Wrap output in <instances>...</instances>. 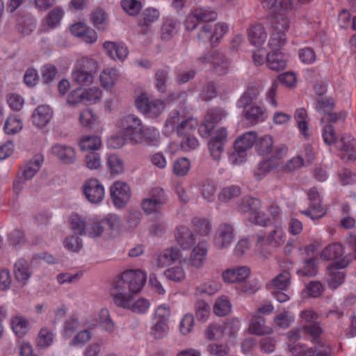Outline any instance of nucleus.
Here are the masks:
<instances>
[{
  "instance_id": "obj_1",
  "label": "nucleus",
  "mask_w": 356,
  "mask_h": 356,
  "mask_svg": "<svg viewBox=\"0 0 356 356\" xmlns=\"http://www.w3.org/2000/svg\"><path fill=\"white\" fill-rule=\"evenodd\" d=\"M146 282V273L140 269H130L123 272L113 281L111 289L113 300L139 292Z\"/></svg>"
},
{
  "instance_id": "obj_2",
  "label": "nucleus",
  "mask_w": 356,
  "mask_h": 356,
  "mask_svg": "<svg viewBox=\"0 0 356 356\" xmlns=\"http://www.w3.org/2000/svg\"><path fill=\"white\" fill-rule=\"evenodd\" d=\"M164 125L168 132L174 131L176 127L178 136L184 137L192 135L196 130L198 122L193 118L184 119L178 112H174L166 120Z\"/></svg>"
},
{
  "instance_id": "obj_3",
  "label": "nucleus",
  "mask_w": 356,
  "mask_h": 356,
  "mask_svg": "<svg viewBox=\"0 0 356 356\" xmlns=\"http://www.w3.org/2000/svg\"><path fill=\"white\" fill-rule=\"evenodd\" d=\"M286 234L284 229L276 226L266 236L258 235L256 242L257 251L264 257H267L270 253L268 246L278 248L286 241Z\"/></svg>"
},
{
  "instance_id": "obj_4",
  "label": "nucleus",
  "mask_w": 356,
  "mask_h": 356,
  "mask_svg": "<svg viewBox=\"0 0 356 356\" xmlns=\"http://www.w3.org/2000/svg\"><path fill=\"white\" fill-rule=\"evenodd\" d=\"M260 201L257 198L246 197L243 200L240 211L248 213V220L251 223L266 227L270 223L268 216L260 210Z\"/></svg>"
},
{
  "instance_id": "obj_5",
  "label": "nucleus",
  "mask_w": 356,
  "mask_h": 356,
  "mask_svg": "<svg viewBox=\"0 0 356 356\" xmlns=\"http://www.w3.org/2000/svg\"><path fill=\"white\" fill-rule=\"evenodd\" d=\"M302 330L305 334L312 338L314 344V352L311 356H329L330 348L320 338L323 333V329L318 322L303 324Z\"/></svg>"
},
{
  "instance_id": "obj_6",
  "label": "nucleus",
  "mask_w": 356,
  "mask_h": 356,
  "mask_svg": "<svg viewBox=\"0 0 356 356\" xmlns=\"http://www.w3.org/2000/svg\"><path fill=\"white\" fill-rule=\"evenodd\" d=\"M168 197L163 189L154 188L151 190L147 198L141 202V207L146 215L156 214L160 212L166 204Z\"/></svg>"
},
{
  "instance_id": "obj_7",
  "label": "nucleus",
  "mask_w": 356,
  "mask_h": 356,
  "mask_svg": "<svg viewBox=\"0 0 356 356\" xmlns=\"http://www.w3.org/2000/svg\"><path fill=\"white\" fill-rule=\"evenodd\" d=\"M289 21L286 17H280L276 19L273 33L268 41V46L271 51H280L282 47L286 43L285 33L289 30Z\"/></svg>"
},
{
  "instance_id": "obj_8",
  "label": "nucleus",
  "mask_w": 356,
  "mask_h": 356,
  "mask_svg": "<svg viewBox=\"0 0 356 356\" xmlns=\"http://www.w3.org/2000/svg\"><path fill=\"white\" fill-rule=\"evenodd\" d=\"M350 261L351 257L346 255L341 261H334L330 266L329 272L325 277L329 288L335 289L343 283L345 273L341 269L346 268Z\"/></svg>"
},
{
  "instance_id": "obj_9",
  "label": "nucleus",
  "mask_w": 356,
  "mask_h": 356,
  "mask_svg": "<svg viewBox=\"0 0 356 356\" xmlns=\"http://www.w3.org/2000/svg\"><path fill=\"white\" fill-rule=\"evenodd\" d=\"M234 227L230 222L220 224L215 230L213 245L218 250H223L230 246L235 238Z\"/></svg>"
},
{
  "instance_id": "obj_10",
  "label": "nucleus",
  "mask_w": 356,
  "mask_h": 356,
  "mask_svg": "<svg viewBox=\"0 0 356 356\" xmlns=\"http://www.w3.org/2000/svg\"><path fill=\"white\" fill-rule=\"evenodd\" d=\"M198 63L203 65L207 63L212 64L213 70L218 74L227 72L230 63L224 54L220 51H211L197 59Z\"/></svg>"
},
{
  "instance_id": "obj_11",
  "label": "nucleus",
  "mask_w": 356,
  "mask_h": 356,
  "mask_svg": "<svg viewBox=\"0 0 356 356\" xmlns=\"http://www.w3.org/2000/svg\"><path fill=\"white\" fill-rule=\"evenodd\" d=\"M112 202L115 207L123 208L131 197V192L129 186L121 181H117L110 187Z\"/></svg>"
},
{
  "instance_id": "obj_12",
  "label": "nucleus",
  "mask_w": 356,
  "mask_h": 356,
  "mask_svg": "<svg viewBox=\"0 0 356 356\" xmlns=\"http://www.w3.org/2000/svg\"><path fill=\"white\" fill-rule=\"evenodd\" d=\"M309 207L307 210L301 211V213L315 220L322 218L326 213L321 204L322 198L316 188H311L308 192Z\"/></svg>"
},
{
  "instance_id": "obj_13",
  "label": "nucleus",
  "mask_w": 356,
  "mask_h": 356,
  "mask_svg": "<svg viewBox=\"0 0 356 356\" xmlns=\"http://www.w3.org/2000/svg\"><path fill=\"white\" fill-rule=\"evenodd\" d=\"M113 302L118 307L131 310L136 314H145L150 307V302L145 298L134 299L133 294L125 296L123 298L114 300Z\"/></svg>"
},
{
  "instance_id": "obj_14",
  "label": "nucleus",
  "mask_w": 356,
  "mask_h": 356,
  "mask_svg": "<svg viewBox=\"0 0 356 356\" xmlns=\"http://www.w3.org/2000/svg\"><path fill=\"white\" fill-rule=\"evenodd\" d=\"M227 140V131L222 127L217 129L208 143V147L213 160L219 161L224 152V145Z\"/></svg>"
},
{
  "instance_id": "obj_15",
  "label": "nucleus",
  "mask_w": 356,
  "mask_h": 356,
  "mask_svg": "<svg viewBox=\"0 0 356 356\" xmlns=\"http://www.w3.org/2000/svg\"><path fill=\"white\" fill-rule=\"evenodd\" d=\"M86 198L92 204H99L104 198L105 190L100 181L96 179L87 180L82 186Z\"/></svg>"
},
{
  "instance_id": "obj_16",
  "label": "nucleus",
  "mask_w": 356,
  "mask_h": 356,
  "mask_svg": "<svg viewBox=\"0 0 356 356\" xmlns=\"http://www.w3.org/2000/svg\"><path fill=\"white\" fill-rule=\"evenodd\" d=\"M337 148L343 152L342 159L346 161L356 160V143L355 138L350 134L342 135L335 144Z\"/></svg>"
},
{
  "instance_id": "obj_17",
  "label": "nucleus",
  "mask_w": 356,
  "mask_h": 356,
  "mask_svg": "<svg viewBox=\"0 0 356 356\" xmlns=\"http://www.w3.org/2000/svg\"><path fill=\"white\" fill-rule=\"evenodd\" d=\"M120 126L125 136L131 143V138L137 136L140 129H142L143 123L136 115L128 114L122 118Z\"/></svg>"
},
{
  "instance_id": "obj_18",
  "label": "nucleus",
  "mask_w": 356,
  "mask_h": 356,
  "mask_svg": "<svg viewBox=\"0 0 356 356\" xmlns=\"http://www.w3.org/2000/svg\"><path fill=\"white\" fill-rule=\"evenodd\" d=\"M54 111L48 105H40L32 113L33 124L38 129L46 127L51 122Z\"/></svg>"
},
{
  "instance_id": "obj_19",
  "label": "nucleus",
  "mask_w": 356,
  "mask_h": 356,
  "mask_svg": "<svg viewBox=\"0 0 356 356\" xmlns=\"http://www.w3.org/2000/svg\"><path fill=\"white\" fill-rule=\"evenodd\" d=\"M181 257V252L177 248L165 249L163 252L157 254L152 260L154 269L163 268L175 262Z\"/></svg>"
},
{
  "instance_id": "obj_20",
  "label": "nucleus",
  "mask_w": 356,
  "mask_h": 356,
  "mask_svg": "<svg viewBox=\"0 0 356 356\" xmlns=\"http://www.w3.org/2000/svg\"><path fill=\"white\" fill-rule=\"evenodd\" d=\"M227 113L222 108H213L208 110L201 124L207 134H209L215 127L216 123L225 118Z\"/></svg>"
},
{
  "instance_id": "obj_21",
  "label": "nucleus",
  "mask_w": 356,
  "mask_h": 356,
  "mask_svg": "<svg viewBox=\"0 0 356 356\" xmlns=\"http://www.w3.org/2000/svg\"><path fill=\"white\" fill-rule=\"evenodd\" d=\"M208 244L206 240L200 239L194 246L189 257V263L195 268L203 266L207 255Z\"/></svg>"
},
{
  "instance_id": "obj_22",
  "label": "nucleus",
  "mask_w": 356,
  "mask_h": 356,
  "mask_svg": "<svg viewBox=\"0 0 356 356\" xmlns=\"http://www.w3.org/2000/svg\"><path fill=\"white\" fill-rule=\"evenodd\" d=\"M250 274V269L247 266H236L230 268L222 274V280L227 283L241 282L245 280Z\"/></svg>"
},
{
  "instance_id": "obj_23",
  "label": "nucleus",
  "mask_w": 356,
  "mask_h": 356,
  "mask_svg": "<svg viewBox=\"0 0 356 356\" xmlns=\"http://www.w3.org/2000/svg\"><path fill=\"white\" fill-rule=\"evenodd\" d=\"M175 238L183 250L190 249L200 239L197 238L193 231L184 226L177 227Z\"/></svg>"
},
{
  "instance_id": "obj_24",
  "label": "nucleus",
  "mask_w": 356,
  "mask_h": 356,
  "mask_svg": "<svg viewBox=\"0 0 356 356\" xmlns=\"http://www.w3.org/2000/svg\"><path fill=\"white\" fill-rule=\"evenodd\" d=\"M160 133L154 127H142L137 136L131 138V143L147 145L153 144L159 140Z\"/></svg>"
},
{
  "instance_id": "obj_25",
  "label": "nucleus",
  "mask_w": 356,
  "mask_h": 356,
  "mask_svg": "<svg viewBox=\"0 0 356 356\" xmlns=\"http://www.w3.org/2000/svg\"><path fill=\"white\" fill-rule=\"evenodd\" d=\"M51 153L61 162L66 164L72 163L76 159L75 151L72 147L69 145L55 144L51 147Z\"/></svg>"
},
{
  "instance_id": "obj_26",
  "label": "nucleus",
  "mask_w": 356,
  "mask_h": 356,
  "mask_svg": "<svg viewBox=\"0 0 356 356\" xmlns=\"http://www.w3.org/2000/svg\"><path fill=\"white\" fill-rule=\"evenodd\" d=\"M14 274L18 282L26 284L32 275L28 261L22 258L19 259L15 264Z\"/></svg>"
},
{
  "instance_id": "obj_27",
  "label": "nucleus",
  "mask_w": 356,
  "mask_h": 356,
  "mask_svg": "<svg viewBox=\"0 0 356 356\" xmlns=\"http://www.w3.org/2000/svg\"><path fill=\"white\" fill-rule=\"evenodd\" d=\"M104 48L108 56L114 60L123 61L129 54L127 47L121 43L106 41L104 43Z\"/></svg>"
},
{
  "instance_id": "obj_28",
  "label": "nucleus",
  "mask_w": 356,
  "mask_h": 356,
  "mask_svg": "<svg viewBox=\"0 0 356 356\" xmlns=\"http://www.w3.org/2000/svg\"><path fill=\"white\" fill-rule=\"evenodd\" d=\"M257 135L255 131H248L238 137L234 143V149L237 152H243L250 149L256 143Z\"/></svg>"
},
{
  "instance_id": "obj_29",
  "label": "nucleus",
  "mask_w": 356,
  "mask_h": 356,
  "mask_svg": "<svg viewBox=\"0 0 356 356\" xmlns=\"http://www.w3.org/2000/svg\"><path fill=\"white\" fill-rule=\"evenodd\" d=\"M250 42L257 47L261 45L267 38V33L261 24L252 25L248 32Z\"/></svg>"
},
{
  "instance_id": "obj_30",
  "label": "nucleus",
  "mask_w": 356,
  "mask_h": 356,
  "mask_svg": "<svg viewBox=\"0 0 356 356\" xmlns=\"http://www.w3.org/2000/svg\"><path fill=\"white\" fill-rule=\"evenodd\" d=\"M266 62L269 69L279 71L286 66V57L281 51H270L266 56Z\"/></svg>"
},
{
  "instance_id": "obj_31",
  "label": "nucleus",
  "mask_w": 356,
  "mask_h": 356,
  "mask_svg": "<svg viewBox=\"0 0 356 356\" xmlns=\"http://www.w3.org/2000/svg\"><path fill=\"white\" fill-rule=\"evenodd\" d=\"M264 317L254 315L249 325V331L254 334L265 335L273 332V329L265 325Z\"/></svg>"
},
{
  "instance_id": "obj_32",
  "label": "nucleus",
  "mask_w": 356,
  "mask_h": 356,
  "mask_svg": "<svg viewBox=\"0 0 356 356\" xmlns=\"http://www.w3.org/2000/svg\"><path fill=\"white\" fill-rule=\"evenodd\" d=\"M291 284V275L288 270H283L274 277L267 287L272 290H287Z\"/></svg>"
},
{
  "instance_id": "obj_33",
  "label": "nucleus",
  "mask_w": 356,
  "mask_h": 356,
  "mask_svg": "<svg viewBox=\"0 0 356 356\" xmlns=\"http://www.w3.org/2000/svg\"><path fill=\"white\" fill-rule=\"evenodd\" d=\"M159 12L155 8H149L145 9L138 22V25L141 27L144 33H147L152 24L158 20Z\"/></svg>"
},
{
  "instance_id": "obj_34",
  "label": "nucleus",
  "mask_w": 356,
  "mask_h": 356,
  "mask_svg": "<svg viewBox=\"0 0 356 356\" xmlns=\"http://www.w3.org/2000/svg\"><path fill=\"white\" fill-rule=\"evenodd\" d=\"M79 145L81 151L96 152L99 150L102 145V140L98 136H83Z\"/></svg>"
},
{
  "instance_id": "obj_35",
  "label": "nucleus",
  "mask_w": 356,
  "mask_h": 356,
  "mask_svg": "<svg viewBox=\"0 0 356 356\" xmlns=\"http://www.w3.org/2000/svg\"><path fill=\"white\" fill-rule=\"evenodd\" d=\"M179 29V23L174 19H166L163 24L161 37L163 40L168 41L176 35Z\"/></svg>"
},
{
  "instance_id": "obj_36",
  "label": "nucleus",
  "mask_w": 356,
  "mask_h": 356,
  "mask_svg": "<svg viewBox=\"0 0 356 356\" xmlns=\"http://www.w3.org/2000/svg\"><path fill=\"white\" fill-rule=\"evenodd\" d=\"M273 147V138L269 135H264L258 138L255 149L259 154L269 156L272 153Z\"/></svg>"
},
{
  "instance_id": "obj_37",
  "label": "nucleus",
  "mask_w": 356,
  "mask_h": 356,
  "mask_svg": "<svg viewBox=\"0 0 356 356\" xmlns=\"http://www.w3.org/2000/svg\"><path fill=\"white\" fill-rule=\"evenodd\" d=\"M244 118L252 123H257L266 119L265 110L259 106H252L243 111Z\"/></svg>"
},
{
  "instance_id": "obj_38",
  "label": "nucleus",
  "mask_w": 356,
  "mask_h": 356,
  "mask_svg": "<svg viewBox=\"0 0 356 356\" xmlns=\"http://www.w3.org/2000/svg\"><path fill=\"white\" fill-rule=\"evenodd\" d=\"M259 94V88L252 84L248 87L247 90L242 95L237 102V106L239 108H245L253 101L256 100Z\"/></svg>"
},
{
  "instance_id": "obj_39",
  "label": "nucleus",
  "mask_w": 356,
  "mask_h": 356,
  "mask_svg": "<svg viewBox=\"0 0 356 356\" xmlns=\"http://www.w3.org/2000/svg\"><path fill=\"white\" fill-rule=\"evenodd\" d=\"M343 254V246L339 243H334L326 247L321 253V257L327 260L341 261Z\"/></svg>"
},
{
  "instance_id": "obj_40",
  "label": "nucleus",
  "mask_w": 356,
  "mask_h": 356,
  "mask_svg": "<svg viewBox=\"0 0 356 356\" xmlns=\"http://www.w3.org/2000/svg\"><path fill=\"white\" fill-rule=\"evenodd\" d=\"M224 322L209 325L205 330V337L209 340H218L222 338L225 331Z\"/></svg>"
},
{
  "instance_id": "obj_41",
  "label": "nucleus",
  "mask_w": 356,
  "mask_h": 356,
  "mask_svg": "<svg viewBox=\"0 0 356 356\" xmlns=\"http://www.w3.org/2000/svg\"><path fill=\"white\" fill-rule=\"evenodd\" d=\"M74 67L82 71L90 72L92 75L97 72L99 68L97 61L94 58L88 56L82 57L79 59Z\"/></svg>"
},
{
  "instance_id": "obj_42",
  "label": "nucleus",
  "mask_w": 356,
  "mask_h": 356,
  "mask_svg": "<svg viewBox=\"0 0 356 356\" xmlns=\"http://www.w3.org/2000/svg\"><path fill=\"white\" fill-rule=\"evenodd\" d=\"M119 73L117 70L108 68L104 70L100 74V81L104 88L109 89L117 82Z\"/></svg>"
},
{
  "instance_id": "obj_43",
  "label": "nucleus",
  "mask_w": 356,
  "mask_h": 356,
  "mask_svg": "<svg viewBox=\"0 0 356 356\" xmlns=\"http://www.w3.org/2000/svg\"><path fill=\"white\" fill-rule=\"evenodd\" d=\"M22 127V119L17 115H13L6 119L3 129L6 134L12 135L20 131Z\"/></svg>"
},
{
  "instance_id": "obj_44",
  "label": "nucleus",
  "mask_w": 356,
  "mask_h": 356,
  "mask_svg": "<svg viewBox=\"0 0 356 356\" xmlns=\"http://www.w3.org/2000/svg\"><path fill=\"white\" fill-rule=\"evenodd\" d=\"M71 228L76 234L86 235L88 227V220L82 218L77 213H73L70 218Z\"/></svg>"
},
{
  "instance_id": "obj_45",
  "label": "nucleus",
  "mask_w": 356,
  "mask_h": 356,
  "mask_svg": "<svg viewBox=\"0 0 356 356\" xmlns=\"http://www.w3.org/2000/svg\"><path fill=\"white\" fill-rule=\"evenodd\" d=\"M11 327L15 334L22 338L28 332L29 321L22 316H16L12 319Z\"/></svg>"
},
{
  "instance_id": "obj_46",
  "label": "nucleus",
  "mask_w": 356,
  "mask_h": 356,
  "mask_svg": "<svg viewBox=\"0 0 356 356\" xmlns=\"http://www.w3.org/2000/svg\"><path fill=\"white\" fill-rule=\"evenodd\" d=\"M294 118L298 124V129L304 137L307 138L309 136L308 128L307 114L304 108L297 109Z\"/></svg>"
},
{
  "instance_id": "obj_47",
  "label": "nucleus",
  "mask_w": 356,
  "mask_h": 356,
  "mask_svg": "<svg viewBox=\"0 0 356 356\" xmlns=\"http://www.w3.org/2000/svg\"><path fill=\"white\" fill-rule=\"evenodd\" d=\"M261 6L266 9L270 10L274 14H282L288 10H285L284 6L286 3V0H259Z\"/></svg>"
},
{
  "instance_id": "obj_48",
  "label": "nucleus",
  "mask_w": 356,
  "mask_h": 356,
  "mask_svg": "<svg viewBox=\"0 0 356 356\" xmlns=\"http://www.w3.org/2000/svg\"><path fill=\"white\" fill-rule=\"evenodd\" d=\"M91 18L94 26L97 29L105 30L108 24V15L104 10L95 9L91 14Z\"/></svg>"
},
{
  "instance_id": "obj_49",
  "label": "nucleus",
  "mask_w": 356,
  "mask_h": 356,
  "mask_svg": "<svg viewBox=\"0 0 356 356\" xmlns=\"http://www.w3.org/2000/svg\"><path fill=\"white\" fill-rule=\"evenodd\" d=\"M72 78L73 81L79 85L88 86L93 82L94 75L90 72L82 71L76 67H74L72 73Z\"/></svg>"
},
{
  "instance_id": "obj_50",
  "label": "nucleus",
  "mask_w": 356,
  "mask_h": 356,
  "mask_svg": "<svg viewBox=\"0 0 356 356\" xmlns=\"http://www.w3.org/2000/svg\"><path fill=\"white\" fill-rule=\"evenodd\" d=\"M318 267L314 258L305 259L302 266L297 271L300 276L313 277L317 274Z\"/></svg>"
},
{
  "instance_id": "obj_51",
  "label": "nucleus",
  "mask_w": 356,
  "mask_h": 356,
  "mask_svg": "<svg viewBox=\"0 0 356 356\" xmlns=\"http://www.w3.org/2000/svg\"><path fill=\"white\" fill-rule=\"evenodd\" d=\"M107 164L112 175H118L124 172V163L116 154H111L108 156Z\"/></svg>"
},
{
  "instance_id": "obj_52",
  "label": "nucleus",
  "mask_w": 356,
  "mask_h": 356,
  "mask_svg": "<svg viewBox=\"0 0 356 356\" xmlns=\"http://www.w3.org/2000/svg\"><path fill=\"white\" fill-rule=\"evenodd\" d=\"M104 225L102 220L94 221L88 219V227L86 228V235L91 238L100 237L102 234L106 231Z\"/></svg>"
},
{
  "instance_id": "obj_53",
  "label": "nucleus",
  "mask_w": 356,
  "mask_h": 356,
  "mask_svg": "<svg viewBox=\"0 0 356 356\" xmlns=\"http://www.w3.org/2000/svg\"><path fill=\"white\" fill-rule=\"evenodd\" d=\"M230 310L231 304L226 296H220L216 300L213 311L217 316H225L229 313Z\"/></svg>"
},
{
  "instance_id": "obj_54",
  "label": "nucleus",
  "mask_w": 356,
  "mask_h": 356,
  "mask_svg": "<svg viewBox=\"0 0 356 356\" xmlns=\"http://www.w3.org/2000/svg\"><path fill=\"white\" fill-rule=\"evenodd\" d=\"M42 160L37 159L24 165L22 170V178L24 180L32 179L40 169Z\"/></svg>"
},
{
  "instance_id": "obj_55",
  "label": "nucleus",
  "mask_w": 356,
  "mask_h": 356,
  "mask_svg": "<svg viewBox=\"0 0 356 356\" xmlns=\"http://www.w3.org/2000/svg\"><path fill=\"white\" fill-rule=\"evenodd\" d=\"M99 324L108 333H113L115 330V324L112 321L109 312L107 309L103 308L99 313Z\"/></svg>"
},
{
  "instance_id": "obj_56",
  "label": "nucleus",
  "mask_w": 356,
  "mask_h": 356,
  "mask_svg": "<svg viewBox=\"0 0 356 356\" xmlns=\"http://www.w3.org/2000/svg\"><path fill=\"white\" fill-rule=\"evenodd\" d=\"M191 168L190 161L184 157L176 160L173 163L172 172L178 177L187 175Z\"/></svg>"
},
{
  "instance_id": "obj_57",
  "label": "nucleus",
  "mask_w": 356,
  "mask_h": 356,
  "mask_svg": "<svg viewBox=\"0 0 356 356\" xmlns=\"http://www.w3.org/2000/svg\"><path fill=\"white\" fill-rule=\"evenodd\" d=\"M164 275L166 279L175 282H182L186 278V273L181 266H175L165 270Z\"/></svg>"
},
{
  "instance_id": "obj_58",
  "label": "nucleus",
  "mask_w": 356,
  "mask_h": 356,
  "mask_svg": "<svg viewBox=\"0 0 356 356\" xmlns=\"http://www.w3.org/2000/svg\"><path fill=\"white\" fill-rule=\"evenodd\" d=\"M221 284L216 280H209L200 284L197 288V293L199 294L213 295L220 289Z\"/></svg>"
},
{
  "instance_id": "obj_59",
  "label": "nucleus",
  "mask_w": 356,
  "mask_h": 356,
  "mask_svg": "<svg viewBox=\"0 0 356 356\" xmlns=\"http://www.w3.org/2000/svg\"><path fill=\"white\" fill-rule=\"evenodd\" d=\"M322 137L327 145H335L337 142V134L334 128L330 124H322Z\"/></svg>"
},
{
  "instance_id": "obj_60",
  "label": "nucleus",
  "mask_w": 356,
  "mask_h": 356,
  "mask_svg": "<svg viewBox=\"0 0 356 356\" xmlns=\"http://www.w3.org/2000/svg\"><path fill=\"white\" fill-rule=\"evenodd\" d=\"M193 224L195 228V230L202 236H207L211 232V222L206 218L198 217L194 218L193 220Z\"/></svg>"
},
{
  "instance_id": "obj_61",
  "label": "nucleus",
  "mask_w": 356,
  "mask_h": 356,
  "mask_svg": "<svg viewBox=\"0 0 356 356\" xmlns=\"http://www.w3.org/2000/svg\"><path fill=\"white\" fill-rule=\"evenodd\" d=\"M241 194L240 188L236 186H230L222 189L219 194L220 200L227 202Z\"/></svg>"
},
{
  "instance_id": "obj_62",
  "label": "nucleus",
  "mask_w": 356,
  "mask_h": 356,
  "mask_svg": "<svg viewBox=\"0 0 356 356\" xmlns=\"http://www.w3.org/2000/svg\"><path fill=\"white\" fill-rule=\"evenodd\" d=\"M63 10L60 7H56L49 12L46 17L48 26L51 28L57 26L63 16Z\"/></svg>"
},
{
  "instance_id": "obj_63",
  "label": "nucleus",
  "mask_w": 356,
  "mask_h": 356,
  "mask_svg": "<svg viewBox=\"0 0 356 356\" xmlns=\"http://www.w3.org/2000/svg\"><path fill=\"white\" fill-rule=\"evenodd\" d=\"M168 323L156 321L151 329V334L156 339H162L166 337L168 331Z\"/></svg>"
},
{
  "instance_id": "obj_64",
  "label": "nucleus",
  "mask_w": 356,
  "mask_h": 356,
  "mask_svg": "<svg viewBox=\"0 0 356 356\" xmlns=\"http://www.w3.org/2000/svg\"><path fill=\"white\" fill-rule=\"evenodd\" d=\"M195 316L197 320L205 321L209 317L210 307L204 300H198L195 305Z\"/></svg>"
}]
</instances>
